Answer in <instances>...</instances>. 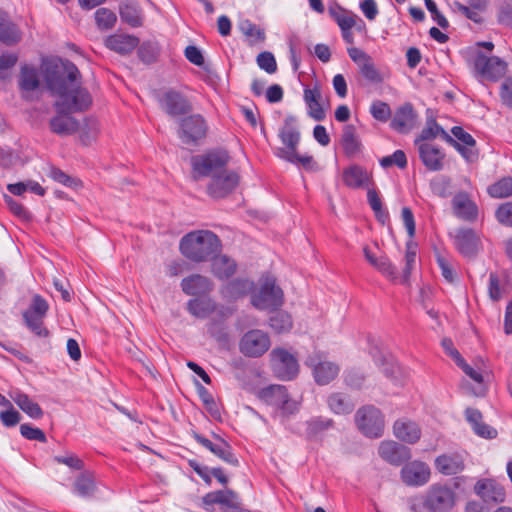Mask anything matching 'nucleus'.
<instances>
[{
	"mask_svg": "<svg viewBox=\"0 0 512 512\" xmlns=\"http://www.w3.org/2000/svg\"><path fill=\"white\" fill-rule=\"evenodd\" d=\"M181 254L193 262H205L212 259L221 250L219 237L209 230L192 231L180 240Z\"/></svg>",
	"mask_w": 512,
	"mask_h": 512,
	"instance_id": "nucleus-1",
	"label": "nucleus"
},
{
	"mask_svg": "<svg viewBox=\"0 0 512 512\" xmlns=\"http://www.w3.org/2000/svg\"><path fill=\"white\" fill-rule=\"evenodd\" d=\"M44 79L48 90L56 95L80 82L81 73L73 62L57 58L44 63Z\"/></svg>",
	"mask_w": 512,
	"mask_h": 512,
	"instance_id": "nucleus-2",
	"label": "nucleus"
},
{
	"mask_svg": "<svg viewBox=\"0 0 512 512\" xmlns=\"http://www.w3.org/2000/svg\"><path fill=\"white\" fill-rule=\"evenodd\" d=\"M454 503V492L441 484H433L425 494L415 495L408 500L412 512H447Z\"/></svg>",
	"mask_w": 512,
	"mask_h": 512,
	"instance_id": "nucleus-3",
	"label": "nucleus"
},
{
	"mask_svg": "<svg viewBox=\"0 0 512 512\" xmlns=\"http://www.w3.org/2000/svg\"><path fill=\"white\" fill-rule=\"evenodd\" d=\"M230 161V156L226 150L217 149L208 151L201 155H196L191 158V165L193 170L194 180H199L203 177H213L218 175L226 169Z\"/></svg>",
	"mask_w": 512,
	"mask_h": 512,
	"instance_id": "nucleus-4",
	"label": "nucleus"
},
{
	"mask_svg": "<svg viewBox=\"0 0 512 512\" xmlns=\"http://www.w3.org/2000/svg\"><path fill=\"white\" fill-rule=\"evenodd\" d=\"M55 96H57V100L54 103V108L58 113L84 112L92 105V96L82 86L81 81Z\"/></svg>",
	"mask_w": 512,
	"mask_h": 512,
	"instance_id": "nucleus-5",
	"label": "nucleus"
},
{
	"mask_svg": "<svg viewBox=\"0 0 512 512\" xmlns=\"http://www.w3.org/2000/svg\"><path fill=\"white\" fill-rule=\"evenodd\" d=\"M208 129V123L201 114H187L179 121L177 135L183 144L197 146L206 138Z\"/></svg>",
	"mask_w": 512,
	"mask_h": 512,
	"instance_id": "nucleus-6",
	"label": "nucleus"
},
{
	"mask_svg": "<svg viewBox=\"0 0 512 512\" xmlns=\"http://www.w3.org/2000/svg\"><path fill=\"white\" fill-rule=\"evenodd\" d=\"M49 304L39 294L33 295L29 307L23 311L22 317L27 328L37 337L47 338L49 330L44 326V319L48 313Z\"/></svg>",
	"mask_w": 512,
	"mask_h": 512,
	"instance_id": "nucleus-7",
	"label": "nucleus"
},
{
	"mask_svg": "<svg viewBox=\"0 0 512 512\" xmlns=\"http://www.w3.org/2000/svg\"><path fill=\"white\" fill-rule=\"evenodd\" d=\"M283 302V291L273 277L265 278L259 290L251 293V304L258 310H277Z\"/></svg>",
	"mask_w": 512,
	"mask_h": 512,
	"instance_id": "nucleus-8",
	"label": "nucleus"
},
{
	"mask_svg": "<svg viewBox=\"0 0 512 512\" xmlns=\"http://www.w3.org/2000/svg\"><path fill=\"white\" fill-rule=\"evenodd\" d=\"M355 423L359 431L366 437L378 438L382 435V413L373 405L359 408L355 414Z\"/></svg>",
	"mask_w": 512,
	"mask_h": 512,
	"instance_id": "nucleus-9",
	"label": "nucleus"
},
{
	"mask_svg": "<svg viewBox=\"0 0 512 512\" xmlns=\"http://www.w3.org/2000/svg\"><path fill=\"white\" fill-rule=\"evenodd\" d=\"M160 108L170 117L185 116L193 110L189 99L179 91L169 89L158 97Z\"/></svg>",
	"mask_w": 512,
	"mask_h": 512,
	"instance_id": "nucleus-10",
	"label": "nucleus"
},
{
	"mask_svg": "<svg viewBox=\"0 0 512 512\" xmlns=\"http://www.w3.org/2000/svg\"><path fill=\"white\" fill-rule=\"evenodd\" d=\"M272 368L276 376L282 380H291L297 376L299 365L296 358L283 348L271 352Z\"/></svg>",
	"mask_w": 512,
	"mask_h": 512,
	"instance_id": "nucleus-11",
	"label": "nucleus"
},
{
	"mask_svg": "<svg viewBox=\"0 0 512 512\" xmlns=\"http://www.w3.org/2000/svg\"><path fill=\"white\" fill-rule=\"evenodd\" d=\"M240 181L239 175L234 172L225 169L218 175H213L208 186L207 194L214 199H222L231 194Z\"/></svg>",
	"mask_w": 512,
	"mask_h": 512,
	"instance_id": "nucleus-12",
	"label": "nucleus"
},
{
	"mask_svg": "<svg viewBox=\"0 0 512 512\" xmlns=\"http://www.w3.org/2000/svg\"><path fill=\"white\" fill-rule=\"evenodd\" d=\"M270 348L268 334L261 330H250L246 332L240 342L239 350L247 357H260Z\"/></svg>",
	"mask_w": 512,
	"mask_h": 512,
	"instance_id": "nucleus-13",
	"label": "nucleus"
},
{
	"mask_svg": "<svg viewBox=\"0 0 512 512\" xmlns=\"http://www.w3.org/2000/svg\"><path fill=\"white\" fill-rule=\"evenodd\" d=\"M305 364L312 368L314 379L319 385L330 383L339 373V367L333 362L324 361L319 353L309 355Z\"/></svg>",
	"mask_w": 512,
	"mask_h": 512,
	"instance_id": "nucleus-14",
	"label": "nucleus"
},
{
	"mask_svg": "<svg viewBox=\"0 0 512 512\" xmlns=\"http://www.w3.org/2000/svg\"><path fill=\"white\" fill-rule=\"evenodd\" d=\"M431 471L429 466L422 461H411L406 463L400 471L402 482L411 487H420L430 480Z\"/></svg>",
	"mask_w": 512,
	"mask_h": 512,
	"instance_id": "nucleus-15",
	"label": "nucleus"
},
{
	"mask_svg": "<svg viewBox=\"0 0 512 512\" xmlns=\"http://www.w3.org/2000/svg\"><path fill=\"white\" fill-rule=\"evenodd\" d=\"M441 136L447 143L454 146L466 160H472L474 158V154L470 152H466L460 148V144L450 136L431 116L427 118L426 126L422 129L419 138L415 140L417 144L419 141H427L435 139L436 137Z\"/></svg>",
	"mask_w": 512,
	"mask_h": 512,
	"instance_id": "nucleus-16",
	"label": "nucleus"
},
{
	"mask_svg": "<svg viewBox=\"0 0 512 512\" xmlns=\"http://www.w3.org/2000/svg\"><path fill=\"white\" fill-rule=\"evenodd\" d=\"M454 244L465 257H474L480 249V238L472 229L461 228L455 231Z\"/></svg>",
	"mask_w": 512,
	"mask_h": 512,
	"instance_id": "nucleus-17",
	"label": "nucleus"
},
{
	"mask_svg": "<svg viewBox=\"0 0 512 512\" xmlns=\"http://www.w3.org/2000/svg\"><path fill=\"white\" fill-rule=\"evenodd\" d=\"M474 65L477 72L490 80L498 79L506 70V63L499 57H487L482 53L477 55Z\"/></svg>",
	"mask_w": 512,
	"mask_h": 512,
	"instance_id": "nucleus-18",
	"label": "nucleus"
},
{
	"mask_svg": "<svg viewBox=\"0 0 512 512\" xmlns=\"http://www.w3.org/2000/svg\"><path fill=\"white\" fill-rule=\"evenodd\" d=\"M279 138L285 147H279L276 150H297L300 143L301 134L298 128V120L294 115H287L283 126L279 129Z\"/></svg>",
	"mask_w": 512,
	"mask_h": 512,
	"instance_id": "nucleus-19",
	"label": "nucleus"
},
{
	"mask_svg": "<svg viewBox=\"0 0 512 512\" xmlns=\"http://www.w3.org/2000/svg\"><path fill=\"white\" fill-rule=\"evenodd\" d=\"M237 494L230 489L227 490H218L207 493L203 498V507L210 511L211 507L215 504L221 505L227 512L230 510H235L239 508V503L237 502Z\"/></svg>",
	"mask_w": 512,
	"mask_h": 512,
	"instance_id": "nucleus-20",
	"label": "nucleus"
},
{
	"mask_svg": "<svg viewBox=\"0 0 512 512\" xmlns=\"http://www.w3.org/2000/svg\"><path fill=\"white\" fill-rule=\"evenodd\" d=\"M475 493L487 504H498L505 500L503 487L491 479L479 480L474 487Z\"/></svg>",
	"mask_w": 512,
	"mask_h": 512,
	"instance_id": "nucleus-21",
	"label": "nucleus"
},
{
	"mask_svg": "<svg viewBox=\"0 0 512 512\" xmlns=\"http://www.w3.org/2000/svg\"><path fill=\"white\" fill-rule=\"evenodd\" d=\"M18 86L21 91L22 99L26 101L31 100L30 92L40 87V78L37 68L28 64L22 65L18 77Z\"/></svg>",
	"mask_w": 512,
	"mask_h": 512,
	"instance_id": "nucleus-22",
	"label": "nucleus"
},
{
	"mask_svg": "<svg viewBox=\"0 0 512 512\" xmlns=\"http://www.w3.org/2000/svg\"><path fill=\"white\" fill-rule=\"evenodd\" d=\"M181 289L186 295L203 296L213 290L212 281L203 275L192 274L181 281Z\"/></svg>",
	"mask_w": 512,
	"mask_h": 512,
	"instance_id": "nucleus-23",
	"label": "nucleus"
},
{
	"mask_svg": "<svg viewBox=\"0 0 512 512\" xmlns=\"http://www.w3.org/2000/svg\"><path fill=\"white\" fill-rule=\"evenodd\" d=\"M335 425L333 419L324 416H314L305 422L304 436L308 441L322 440L327 431Z\"/></svg>",
	"mask_w": 512,
	"mask_h": 512,
	"instance_id": "nucleus-24",
	"label": "nucleus"
},
{
	"mask_svg": "<svg viewBox=\"0 0 512 512\" xmlns=\"http://www.w3.org/2000/svg\"><path fill=\"white\" fill-rule=\"evenodd\" d=\"M342 179L349 188L365 189L370 186L371 175L365 168L354 164L343 170Z\"/></svg>",
	"mask_w": 512,
	"mask_h": 512,
	"instance_id": "nucleus-25",
	"label": "nucleus"
},
{
	"mask_svg": "<svg viewBox=\"0 0 512 512\" xmlns=\"http://www.w3.org/2000/svg\"><path fill=\"white\" fill-rule=\"evenodd\" d=\"M49 128L52 133L58 136H68L80 130V123L69 113L57 112V115L50 119Z\"/></svg>",
	"mask_w": 512,
	"mask_h": 512,
	"instance_id": "nucleus-26",
	"label": "nucleus"
},
{
	"mask_svg": "<svg viewBox=\"0 0 512 512\" xmlns=\"http://www.w3.org/2000/svg\"><path fill=\"white\" fill-rule=\"evenodd\" d=\"M417 115L410 103L400 106L391 121V127L400 133H408L416 124Z\"/></svg>",
	"mask_w": 512,
	"mask_h": 512,
	"instance_id": "nucleus-27",
	"label": "nucleus"
},
{
	"mask_svg": "<svg viewBox=\"0 0 512 512\" xmlns=\"http://www.w3.org/2000/svg\"><path fill=\"white\" fill-rule=\"evenodd\" d=\"M254 290V282L247 278H235L227 282L221 289L224 298L235 301L247 296Z\"/></svg>",
	"mask_w": 512,
	"mask_h": 512,
	"instance_id": "nucleus-28",
	"label": "nucleus"
},
{
	"mask_svg": "<svg viewBox=\"0 0 512 512\" xmlns=\"http://www.w3.org/2000/svg\"><path fill=\"white\" fill-rule=\"evenodd\" d=\"M452 206L454 214L465 221H474L478 216L476 204L466 193H458L453 197Z\"/></svg>",
	"mask_w": 512,
	"mask_h": 512,
	"instance_id": "nucleus-29",
	"label": "nucleus"
},
{
	"mask_svg": "<svg viewBox=\"0 0 512 512\" xmlns=\"http://www.w3.org/2000/svg\"><path fill=\"white\" fill-rule=\"evenodd\" d=\"M393 434L402 442L414 444L420 439L421 430L415 422L403 418L394 423Z\"/></svg>",
	"mask_w": 512,
	"mask_h": 512,
	"instance_id": "nucleus-30",
	"label": "nucleus"
},
{
	"mask_svg": "<svg viewBox=\"0 0 512 512\" xmlns=\"http://www.w3.org/2000/svg\"><path fill=\"white\" fill-rule=\"evenodd\" d=\"M419 155L427 169L439 171L443 167L444 154L442 151L430 143H421L418 146Z\"/></svg>",
	"mask_w": 512,
	"mask_h": 512,
	"instance_id": "nucleus-31",
	"label": "nucleus"
},
{
	"mask_svg": "<svg viewBox=\"0 0 512 512\" xmlns=\"http://www.w3.org/2000/svg\"><path fill=\"white\" fill-rule=\"evenodd\" d=\"M304 101L308 107V115L315 121H323L326 112L321 105V91L318 86L304 89Z\"/></svg>",
	"mask_w": 512,
	"mask_h": 512,
	"instance_id": "nucleus-32",
	"label": "nucleus"
},
{
	"mask_svg": "<svg viewBox=\"0 0 512 512\" xmlns=\"http://www.w3.org/2000/svg\"><path fill=\"white\" fill-rule=\"evenodd\" d=\"M105 45L112 51L126 55L139 45V38L132 35L115 34L105 40Z\"/></svg>",
	"mask_w": 512,
	"mask_h": 512,
	"instance_id": "nucleus-33",
	"label": "nucleus"
},
{
	"mask_svg": "<svg viewBox=\"0 0 512 512\" xmlns=\"http://www.w3.org/2000/svg\"><path fill=\"white\" fill-rule=\"evenodd\" d=\"M407 378V372L396 359L386 357V379H388L391 384V392L397 393V391L405 385Z\"/></svg>",
	"mask_w": 512,
	"mask_h": 512,
	"instance_id": "nucleus-34",
	"label": "nucleus"
},
{
	"mask_svg": "<svg viewBox=\"0 0 512 512\" xmlns=\"http://www.w3.org/2000/svg\"><path fill=\"white\" fill-rule=\"evenodd\" d=\"M435 466L444 475H455L464 469V460L459 454H443L436 458Z\"/></svg>",
	"mask_w": 512,
	"mask_h": 512,
	"instance_id": "nucleus-35",
	"label": "nucleus"
},
{
	"mask_svg": "<svg viewBox=\"0 0 512 512\" xmlns=\"http://www.w3.org/2000/svg\"><path fill=\"white\" fill-rule=\"evenodd\" d=\"M21 40V32L8 14L0 10V41L6 45H14Z\"/></svg>",
	"mask_w": 512,
	"mask_h": 512,
	"instance_id": "nucleus-36",
	"label": "nucleus"
},
{
	"mask_svg": "<svg viewBox=\"0 0 512 512\" xmlns=\"http://www.w3.org/2000/svg\"><path fill=\"white\" fill-rule=\"evenodd\" d=\"M341 145L348 158H354L361 152L362 144L356 135L354 125L348 124L343 127Z\"/></svg>",
	"mask_w": 512,
	"mask_h": 512,
	"instance_id": "nucleus-37",
	"label": "nucleus"
},
{
	"mask_svg": "<svg viewBox=\"0 0 512 512\" xmlns=\"http://www.w3.org/2000/svg\"><path fill=\"white\" fill-rule=\"evenodd\" d=\"M466 420L472 426L474 432L483 438L492 439L497 435V431L489 425L482 422V414L479 410L467 408L465 410Z\"/></svg>",
	"mask_w": 512,
	"mask_h": 512,
	"instance_id": "nucleus-38",
	"label": "nucleus"
},
{
	"mask_svg": "<svg viewBox=\"0 0 512 512\" xmlns=\"http://www.w3.org/2000/svg\"><path fill=\"white\" fill-rule=\"evenodd\" d=\"M11 398L29 417L33 419H40L43 417L44 413L40 405L34 402L27 394L21 391H16L11 394Z\"/></svg>",
	"mask_w": 512,
	"mask_h": 512,
	"instance_id": "nucleus-39",
	"label": "nucleus"
},
{
	"mask_svg": "<svg viewBox=\"0 0 512 512\" xmlns=\"http://www.w3.org/2000/svg\"><path fill=\"white\" fill-rule=\"evenodd\" d=\"M119 13L122 21L131 27H141L143 25L142 10L133 1L123 2L119 7Z\"/></svg>",
	"mask_w": 512,
	"mask_h": 512,
	"instance_id": "nucleus-40",
	"label": "nucleus"
},
{
	"mask_svg": "<svg viewBox=\"0 0 512 512\" xmlns=\"http://www.w3.org/2000/svg\"><path fill=\"white\" fill-rule=\"evenodd\" d=\"M211 260L212 272L214 276L220 280L228 279L236 272V262L226 255H221L218 257L215 255Z\"/></svg>",
	"mask_w": 512,
	"mask_h": 512,
	"instance_id": "nucleus-41",
	"label": "nucleus"
},
{
	"mask_svg": "<svg viewBox=\"0 0 512 512\" xmlns=\"http://www.w3.org/2000/svg\"><path fill=\"white\" fill-rule=\"evenodd\" d=\"M411 458V450L394 441L386 442V461L399 466Z\"/></svg>",
	"mask_w": 512,
	"mask_h": 512,
	"instance_id": "nucleus-42",
	"label": "nucleus"
},
{
	"mask_svg": "<svg viewBox=\"0 0 512 512\" xmlns=\"http://www.w3.org/2000/svg\"><path fill=\"white\" fill-rule=\"evenodd\" d=\"M213 437L217 440V443L213 442L208 450L224 462L232 466H238L239 460L233 454L231 445L217 434H213Z\"/></svg>",
	"mask_w": 512,
	"mask_h": 512,
	"instance_id": "nucleus-43",
	"label": "nucleus"
},
{
	"mask_svg": "<svg viewBox=\"0 0 512 512\" xmlns=\"http://www.w3.org/2000/svg\"><path fill=\"white\" fill-rule=\"evenodd\" d=\"M261 398L269 405L279 409L289 397L288 390L282 385H270L260 392Z\"/></svg>",
	"mask_w": 512,
	"mask_h": 512,
	"instance_id": "nucleus-44",
	"label": "nucleus"
},
{
	"mask_svg": "<svg viewBox=\"0 0 512 512\" xmlns=\"http://www.w3.org/2000/svg\"><path fill=\"white\" fill-rule=\"evenodd\" d=\"M328 407L335 414H350L355 407L351 399L343 393L336 392L329 395L327 399Z\"/></svg>",
	"mask_w": 512,
	"mask_h": 512,
	"instance_id": "nucleus-45",
	"label": "nucleus"
},
{
	"mask_svg": "<svg viewBox=\"0 0 512 512\" xmlns=\"http://www.w3.org/2000/svg\"><path fill=\"white\" fill-rule=\"evenodd\" d=\"M188 312L196 318L204 319L215 310L211 299L193 298L187 302Z\"/></svg>",
	"mask_w": 512,
	"mask_h": 512,
	"instance_id": "nucleus-46",
	"label": "nucleus"
},
{
	"mask_svg": "<svg viewBox=\"0 0 512 512\" xmlns=\"http://www.w3.org/2000/svg\"><path fill=\"white\" fill-rule=\"evenodd\" d=\"M359 74L364 80L365 85L377 86L383 81L382 73L380 69L375 66L372 58L359 67Z\"/></svg>",
	"mask_w": 512,
	"mask_h": 512,
	"instance_id": "nucleus-47",
	"label": "nucleus"
},
{
	"mask_svg": "<svg viewBox=\"0 0 512 512\" xmlns=\"http://www.w3.org/2000/svg\"><path fill=\"white\" fill-rule=\"evenodd\" d=\"M364 257L367 262L377 271H384L383 251L377 242L366 245L363 248Z\"/></svg>",
	"mask_w": 512,
	"mask_h": 512,
	"instance_id": "nucleus-48",
	"label": "nucleus"
},
{
	"mask_svg": "<svg viewBox=\"0 0 512 512\" xmlns=\"http://www.w3.org/2000/svg\"><path fill=\"white\" fill-rule=\"evenodd\" d=\"M137 54L143 63L152 64L157 61L160 55V46L154 41H144L139 45Z\"/></svg>",
	"mask_w": 512,
	"mask_h": 512,
	"instance_id": "nucleus-49",
	"label": "nucleus"
},
{
	"mask_svg": "<svg viewBox=\"0 0 512 512\" xmlns=\"http://www.w3.org/2000/svg\"><path fill=\"white\" fill-rule=\"evenodd\" d=\"M270 327L278 334L291 330L293 322L291 316L285 311H277L269 318Z\"/></svg>",
	"mask_w": 512,
	"mask_h": 512,
	"instance_id": "nucleus-50",
	"label": "nucleus"
},
{
	"mask_svg": "<svg viewBox=\"0 0 512 512\" xmlns=\"http://www.w3.org/2000/svg\"><path fill=\"white\" fill-rule=\"evenodd\" d=\"M454 139L460 144V148L465 150L466 152H472L474 154V158L469 160L470 162L474 161L477 158V153L474 150L475 140L474 138L463 130L462 127L455 126L451 130Z\"/></svg>",
	"mask_w": 512,
	"mask_h": 512,
	"instance_id": "nucleus-51",
	"label": "nucleus"
},
{
	"mask_svg": "<svg viewBox=\"0 0 512 512\" xmlns=\"http://www.w3.org/2000/svg\"><path fill=\"white\" fill-rule=\"evenodd\" d=\"M74 491L81 497H91L95 491L93 478L87 473L79 475L74 483Z\"/></svg>",
	"mask_w": 512,
	"mask_h": 512,
	"instance_id": "nucleus-52",
	"label": "nucleus"
},
{
	"mask_svg": "<svg viewBox=\"0 0 512 512\" xmlns=\"http://www.w3.org/2000/svg\"><path fill=\"white\" fill-rule=\"evenodd\" d=\"M275 155L293 164H301L304 168L309 169L313 163V157L309 155L301 156L297 150H276Z\"/></svg>",
	"mask_w": 512,
	"mask_h": 512,
	"instance_id": "nucleus-53",
	"label": "nucleus"
},
{
	"mask_svg": "<svg viewBox=\"0 0 512 512\" xmlns=\"http://www.w3.org/2000/svg\"><path fill=\"white\" fill-rule=\"evenodd\" d=\"M488 193L494 198H506L512 195V178L504 177L489 186Z\"/></svg>",
	"mask_w": 512,
	"mask_h": 512,
	"instance_id": "nucleus-54",
	"label": "nucleus"
},
{
	"mask_svg": "<svg viewBox=\"0 0 512 512\" xmlns=\"http://www.w3.org/2000/svg\"><path fill=\"white\" fill-rule=\"evenodd\" d=\"M95 21L99 29L108 30L111 29L116 21V14L108 8H99L95 12Z\"/></svg>",
	"mask_w": 512,
	"mask_h": 512,
	"instance_id": "nucleus-55",
	"label": "nucleus"
},
{
	"mask_svg": "<svg viewBox=\"0 0 512 512\" xmlns=\"http://www.w3.org/2000/svg\"><path fill=\"white\" fill-rule=\"evenodd\" d=\"M239 29L245 36L254 38L257 42H263L266 39L264 29L258 27L249 19L242 20L239 23Z\"/></svg>",
	"mask_w": 512,
	"mask_h": 512,
	"instance_id": "nucleus-56",
	"label": "nucleus"
},
{
	"mask_svg": "<svg viewBox=\"0 0 512 512\" xmlns=\"http://www.w3.org/2000/svg\"><path fill=\"white\" fill-rule=\"evenodd\" d=\"M208 333L220 344H227L229 342V335L226 326L221 320H213L208 325Z\"/></svg>",
	"mask_w": 512,
	"mask_h": 512,
	"instance_id": "nucleus-57",
	"label": "nucleus"
},
{
	"mask_svg": "<svg viewBox=\"0 0 512 512\" xmlns=\"http://www.w3.org/2000/svg\"><path fill=\"white\" fill-rule=\"evenodd\" d=\"M98 122L91 118L84 120V126L81 128L80 140L84 145H89L97 136Z\"/></svg>",
	"mask_w": 512,
	"mask_h": 512,
	"instance_id": "nucleus-58",
	"label": "nucleus"
},
{
	"mask_svg": "<svg viewBox=\"0 0 512 512\" xmlns=\"http://www.w3.org/2000/svg\"><path fill=\"white\" fill-rule=\"evenodd\" d=\"M50 176L56 182L61 183L67 187L74 189L82 187V182L79 179L67 175L64 171H62L59 168H52L50 171Z\"/></svg>",
	"mask_w": 512,
	"mask_h": 512,
	"instance_id": "nucleus-59",
	"label": "nucleus"
},
{
	"mask_svg": "<svg viewBox=\"0 0 512 512\" xmlns=\"http://www.w3.org/2000/svg\"><path fill=\"white\" fill-rule=\"evenodd\" d=\"M256 62L258 66L268 74H273L277 71L276 59L271 52H261L258 54Z\"/></svg>",
	"mask_w": 512,
	"mask_h": 512,
	"instance_id": "nucleus-60",
	"label": "nucleus"
},
{
	"mask_svg": "<svg viewBox=\"0 0 512 512\" xmlns=\"http://www.w3.org/2000/svg\"><path fill=\"white\" fill-rule=\"evenodd\" d=\"M416 261V245L412 242L407 243V252L405 255V267L403 269V282L406 283L410 277L413 266Z\"/></svg>",
	"mask_w": 512,
	"mask_h": 512,
	"instance_id": "nucleus-61",
	"label": "nucleus"
},
{
	"mask_svg": "<svg viewBox=\"0 0 512 512\" xmlns=\"http://www.w3.org/2000/svg\"><path fill=\"white\" fill-rule=\"evenodd\" d=\"M20 433L28 440H36L42 443L47 442L45 433L41 429L33 427L30 424H22L20 426Z\"/></svg>",
	"mask_w": 512,
	"mask_h": 512,
	"instance_id": "nucleus-62",
	"label": "nucleus"
},
{
	"mask_svg": "<svg viewBox=\"0 0 512 512\" xmlns=\"http://www.w3.org/2000/svg\"><path fill=\"white\" fill-rule=\"evenodd\" d=\"M367 189H368V192H367L368 203L371 206V208L373 209V211L375 212V215H376L378 221L381 224H384V214L382 212L381 199H380L378 193L374 189H370V187Z\"/></svg>",
	"mask_w": 512,
	"mask_h": 512,
	"instance_id": "nucleus-63",
	"label": "nucleus"
},
{
	"mask_svg": "<svg viewBox=\"0 0 512 512\" xmlns=\"http://www.w3.org/2000/svg\"><path fill=\"white\" fill-rule=\"evenodd\" d=\"M497 220L507 226H512V202L501 205L496 211Z\"/></svg>",
	"mask_w": 512,
	"mask_h": 512,
	"instance_id": "nucleus-64",
	"label": "nucleus"
}]
</instances>
